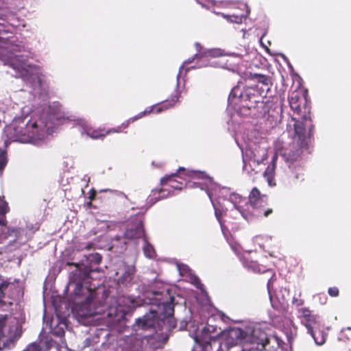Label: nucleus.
Wrapping results in <instances>:
<instances>
[{
	"mask_svg": "<svg viewBox=\"0 0 351 351\" xmlns=\"http://www.w3.org/2000/svg\"><path fill=\"white\" fill-rule=\"evenodd\" d=\"M122 132L121 127H117L106 130L104 128L95 129L92 127H86L84 128V133L91 138L99 139L103 138L106 135L111 133H120Z\"/></svg>",
	"mask_w": 351,
	"mask_h": 351,
	"instance_id": "nucleus-11",
	"label": "nucleus"
},
{
	"mask_svg": "<svg viewBox=\"0 0 351 351\" xmlns=\"http://www.w3.org/2000/svg\"><path fill=\"white\" fill-rule=\"evenodd\" d=\"M293 128L294 142L282 154L285 161L291 164L299 160L302 158L304 150L308 149L311 143L314 126L311 125V128L306 132L304 123L302 121H296L293 124Z\"/></svg>",
	"mask_w": 351,
	"mask_h": 351,
	"instance_id": "nucleus-3",
	"label": "nucleus"
},
{
	"mask_svg": "<svg viewBox=\"0 0 351 351\" xmlns=\"http://www.w3.org/2000/svg\"><path fill=\"white\" fill-rule=\"evenodd\" d=\"M91 205H92V201H90V200L86 203V206L88 208H90L91 206Z\"/></svg>",
	"mask_w": 351,
	"mask_h": 351,
	"instance_id": "nucleus-43",
	"label": "nucleus"
},
{
	"mask_svg": "<svg viewBox=\"0 0 351 351\" xmlns=\"http://www.w3.org/2000/svg\"><path fill=\"white\" fill-rule=\"evenodd\" d=\"M154 109H155V106H152V107L147 108L144 111L139 112L136 116H134L132 118H130L128 120L123 122L119 127H121V130L123 131L124 129L127 128L131 123H133L135 121H136L139 119H141L146 115L151 114L154 110Z\"/></svg>",
	"mask_w": 351,
	"mask_h": 351,
	"instance_id": "nucleus-17",
	"label": "nucleus"
},
{
	"mask_svg": "<svg viewBox=\"0 0 351 351\" xmlns=\"http://www.w3.org/2000/svg\"><path fill=\"white\" fill-rule=\"evenodd\" d=\"M130 302L131 304L133 303V300H131L129 297H122L121 298L119 299V304H121V302Z\"/></svg>",
	"mask_w": 351,
	"mask_h": 351,
	"instance_id": "nucleus-34",
	"label": "nucleus"
},
{
	"mask_svg": "<svg viewBox=\"0 0 351 351\" xmlns=\"http://www.w3.org/2000/svg\"><path fill=\"white\" fill-rule=\"evenodd\" d=\"M193 184L197 186H199L201 189H203L202 184L199 182H194Z\"/></svg>",
	"mask_w": 351,
	"mask_h": 351,
	"instance_id": "nucleus-39",
	"label": "nucleus"
},
{
	"mask_svg": "<svg viewBox=\"0 0 351 351\" xmlns=\"http://www.w3.org/2000/svg\"><path fill=\"white\" fill-rule=\"evenodd\" d=\"M37 126L36 122L32 123H25L24 121L16 122L10 128L9 133L13 141L25 142L30 136V134H34V131H29V128L34 129Z\"/></svg>",
	"mask_w": 351,
	"mask_h": 351,
	"instance_id": "nucleus-7",
	"label": "nucleus"
},
{
	"mask_svg": "<svg viewBox=\"0 0 351 351\" xmlns=\"http://www.w3.org/2000/svg\"><path fill=\"white\" fill-rule=\"evenodd\" d=\"M293 305L295 306H300L304 304V300L301 298V293H299L298 297H293L292 300Z\"/></svg>",
	"mask_w": 351,
	"mask_h": 351,
	"instance_id": "nucleus-27",
	"label": "nucleus"
},
{
	"mask_svg": "<svg viewBox=\"0 0 351 351\" xmlns=\"http://www.w3.org/2000/svg\"><path fill=\"white\" fill-rule=\"evenodd\" d=\"M346 329L348 330H351V327H347Z\"/></svg>",
	"mask_w": 351,
	"mask_h": 351,
	"instance_id": "nucleus-47",
	"label": "nucleus"
},
{
	"mask_svg": "<svg viewBox=\"0 0 351 351\" xmlns=\"http://www.w3.org/2000/svg\"><path fill=\"white\" fill-rule=\"evenodd\" d=\"M223 17L231 23L241 24L243 16L242 15H223Z\"/></svg>",
	"mask_w": 351,
	"mask_h": 351,
	"instance_id": "nucleus-24",
	"label": "nucleus"
},
{
	"mask_svg": "<svg viewBox=\"0 0 351 351\" xmlns=\"http://www.w3.org/2000/svg\"><path fill=\"white\" fill-rule=\"evenodd\" d=\"M145 245L143 247L144 255L149 258H154L156 256V252L154 247L148 243L147 237H144Z\"/></svg>",
	"mask_w": 351,
	"mask_h": 351,
	"instance_id": "nucleus-21",
	"label": "nucleus"
},
{
	"mask_svg": "<svg viewBox=\"0 0 351 351\" xmlns=\"http://www.w3.org/2000/svg\"><path fill=\"white\" fill-rule=\"evenodd\" d=\"M276 156H274L271 164L268 165L263 173V176H275Z\"/></svg>",
	"mask_w": 351,
	"mask_h": 351,
	"instance_id": "nucleus-23",
	"label": "nucleus"
},
{
	"mask_svg": "<svg viewBox=\"0 0 351 351\" xmlns=\"http://www.w3.org/2000/svg\"><path fill=\"white\" fill-rule=\"evenodd\" d=\"M145 230L143 228V215H136L130 219L126 230L124 233V238L127 239H137L143 237L144 239Z\"/></svg>",
	"mask_w": 351,
	"mask_h": 351,
	"instance_id": "nucleus-8",
	"label": "nucleus"
},
{
	"mask_svg": "<svg viewBox=\"0 0 351 351\" xmlns=\"http://www.w3.org/2000/svg\"><path fill=\"white\" fill-rule=\"evenodd\" d=\"M273 212L271 208H267L263 212V215L265 217H268Z\"/></svg>",
	"mask_w": 351,
	"mask_h": 351,
	"instance_id": "nucleus-37",
	"label": "nucleus"
},
{
	"mask_svg": "<svg viewBox=\"0 0 351 351\" xmlns=\"http://www.w3.org/2000/svg\"><path fill=\"white\" fill-rule=\"evenodd\" d=\"M5 317L1 316L0 317V339L3 336V328L5 325Z\"/></svg>",
	"mask_w": 351,
	"mask_h": 351,
	"instance_id": "nucleus-31",
	"label": "nucleus"
},
{
	"mask_svg": "<svg viewBox=\"0 0 351 351\" xmlns=\"http://www.w3.org/2000/svg\"><path fill=\"white\" fill-rule=\"evenodd\" d=\"M184 172V175L191 178L193 180H204L205 181H210V178L202 171H189L185 169L184 167H180L177 172L171 173L170 175H166L160 179V184L162 186V189L158 192V195L161 193H164L165 192H167V195L162 194L161 195L162 197H165L171 194V189L181 191L184 184L182 182H180L176 180V177H178V173L181 172ZM159 197H156L157 200L160 199Z\"/></svg>",
	"mask_w": 351,
	"mask_h": 351,
	"instance_id": "nucleus-4",
	"label": "nucleus"
},
{
	"mask_svg": "<svg viewBox=\"0 0 351 351\" xmlns=\"http://www.w3.org/2000/svg\"><path fill=\"white\" fill-rule=\"evenodd\" d=\"M96 196V191L95 189H91L89 192V197H88V199L90 200V201H93L95 197Z\"/></svg>",
	"mask_w": 351,
	"mask_h": 351,
	"instance_id": "nucleus-35",
	"label": "nucleus"
},
{
	"mask_svg": "<svg viewBox=\"0 0 351 351\" xmlns=\"http://www.w3.org/2000/svg\"><path fill=\"white\" fill-rule=\"evenodd\" d=\"M195 283L196 284L197 287L199 288V287L198 286V284H201L199 279L197 277H195Z\"/></svg>",
	"mask_w": 351,
	"mask_h": 351,
	"instance_id": "nucleus-40",
	"label": "nucleus"
},
{
	"mask_svg": "<svg viewBox=\"0 0 351 351\" xmlns=\"http://www.w3.org/2000/svg\"><path fill=\"white\" fill-rule=\"evenodd\" d=\"M248 199L252 207L260 208L265 203L267 195H261L260 191L256 187H254L249 195Z\"/></svg>",
	"mask_w": 351,
	"mask_h": 351,
	"instance_id": "nucleus-12",
	"label": "nucleus"
},
{
	"mask_svg": "<svg viewBox=\"0 0 351 351\" xmlns=\"http://www.w3.org/2000/svg\"><path fill=\"white\" fill-rule=\"evenodd\" d=\"M5 64L8 65L16 71H19L23 69L25 66L24 62L21 59V57L17 55L10 54L5 60Z\"/></svg>",
	"mask_w": 351,
	"mask_h": 351,
	"instance_id": "nucleus-14",
	"label": "nucleus"
},
{
	"mask_svg": "<svg viewBox=\"0 0 351 351\" xmlns=\"http://www.w3.org/2000/svg\"><path fill=\"white\" fill-rule=\"evenodd\" d=\"M10 285V282L4 280L3 278L0 276V302H3V299L5 297V291L8 289Z\"/></svg>",
	"mask_w": 351,
	"mask_h": 351,
	"instance_id": "nucleus-22",
	"label": "nucleus"
},
{
	"mask_svg": "<svg viewBox=\"0 0 351 351\" xmlns=\"http://www.w3.org/2000/svg\"><path fill=\"white\" fill-rule=\"evenodd\" d=\"M302 314V322L306 328L307 331L312 330L313 328H317L322 326L319 317L312 313L311 311L307 308H302L300 310Z\"/></svg>",
	"mask_w": 351,
	"mask_h": 351,
	"instance_id": "nucleus-10",
	"label": "nucleus"
},
{
	"mask_svg": "<svg viewBox=\"0 0 351 351\" xmlns=\"http://www.w3.org/2000/svg\"><path fill=\"white\" fill-rule=\"evenodd\" d=\"M235 207H236V208H237L238 210H239V211H240V207H239V206H235Z\"/></svg>",
	"mask_w": 351,
	"mask_h": 351,
	"instance_id": "nucleus-46",
	"label": "nucleus"
},
{
	"mask_svg": "<svg viewBox=\"0 0 351 351\" xmlns=\"http://www.w3.org/2000/svg\"><path fill=\"white\" fill-rule=\"evenodd\" d=\"M239 91V88H234L232 90L230 97H236L237 96V93Z\"/></svg>",
	"mask_w": 351,
	"mask_h": 351,
	"instance_id": "nucleus-36",
	"label": "nucleus"
},
{
	"mask_svg": "<svg viewBox=\"0 0 351 351\" xmlns=\"http://www.w3.org/2000/svg\"><path fill=\"white\" fill-rule=\"evenodd\" d=\"M24 351H41L40 346L36 343L29 344Z\"/></svg>",
	"mask_w": 351,
	"mask_h": 351,
	"instance_id": "nucleus-29",
	"label": "nucleus"
},
{
	"mask_svg": "<svg viewBox=\"0 0 351 351\" xmlns=\"http://www.w3.org/2000/svg\"><path fill=\"white\" fill-rule=\"evenodd\" d=\"M167 294L169 295V290L167 291Z\"/></svg>",
	"mask_w": 351,
	"mask_h": 351,
	"instance_id": "nucleus-48",
	"label": "nucleus"
},
{
	"mask_svg": "<svg viewBox=\"0 0 351 351\" xmlns=\"http://www.w3.org/2000/svg\"><path fill=\"white\" fill-rule=\"evenodd\" d=\"M308 332L313 338L317 345L322 346L326 342L327 335L321 329V326H318L317 328H313L312 330H308Z\"/></svg>",
	"mask_w": 351,
	"mask_h": 351,
	"instance_id": "nucleus-16",
	"label": "nucleus"
},
{
	"mask_svg": "<svg viewBox=\"0 0 351 351\" xmlns=\"http://www.w3.org/2000/svg\"><path fill=\"white\" fill-rule=\"evenodd\" d=\"M102 257L98 253L93 254L90 256L89 260L91 263H94L95 264H99L101 261Z\"/></svg>",
	"mask_w": 351,
	"mask_h": 351,
	"instance_id": "nucleus-26",
	"label": "nucleus"
},
{
	"mask_svg": "<svg viewBox=\"0 0 351 351\" xmlns=\"http://www.w3.org/2000/svg\"><path fill=\"white\" fill-rule=\"evenodd\" d=\"M174 300V297L170 295L169 300L162 302V311L161 312V314L163 315L164 318L173 316Z\"/></svg>",
	"mask_w": 351,
	"mask_h": 351,
	"instance_id": "nucleus-15",
	"label": "nucleus"
},
{
	"mask_svg": "<svg viewBox=\"0 0 351 351\" xmlns=\"http://www.w3.org/2000/svg\"><path fill=\"white\" fill-rule=\"evenodd\" d=\"M250 75L252 80L265 86L267 91L270 89V86L272 83L269 76L258 73H254Z\"/></svg>",
	"mask_w": 351,
	"mask_h": 351,
	"instance_id": "nucleus-19",
	"label": "nucleus"
},
{
	"mask_svg": "<svg viewBox=\"0 0 351 351\" xmlns=\"http://www.w3.org/2000/svg\"><path fill=\"white\" fill-rule=\"evenodd\" d=\"M239 99L241 102H245L244 107L249 110L263 106V101H261V97L257 94V91L250 87L244 88L239 95Z\"/></svg>",
	"mask_w": 351,
	"mask_h": 351,
	"instance_id": "nucleus-9",
	"label": "nucleus"
},
{
	"mask_svg": "<svg viewBox=\"0 0 351 351\" xmlns=\"http://www.w3.org/2000/svg\"><path fill=\"white\" fill-rule=\"evenodd\" d=\"M196 46H197V47H199V44L196 43Z\"/></svg>",
	"mask_w": 351,
	"mask_h": 351,
	"instance_id": "nucleus-49",
	"label": "nucleus"
},
{
	"mask_svg": "<svg viewBox=\"0 0 351 351\" xmlns=\"http://www.w3.org/2000/svg\"><path fill=\"white\" fill-rule=\"evenodd\" d=\"M91 245H92V244H91V243H88V244L86 245V249H90V248L91 247Z\"/></svg>",
	"mask_w": 351,
	"mask_h": 351,
	"instance_id": "nucleus-44",
	"label": "nucleus"
},
{
	"mask_svg": "<svg viewBox=\"0 0 351 351\" xmlns=\"http://www.w3.org/2000/svg\"><path fill=\"white\" fill-rule=\"evenodd\" d=\"M156 317V313L155 312H151L149 314L145 315L142 318L136 320L137 326L143 330L155 328Z\"/></svg>",
	"mask_w": 351,
	"mask_h": 351,
	"instance_id": "nucleus-13",
	"label": "nucleus"
},
{
	"mask_svg": "<svg viewBox=\"0 0 351 351\" xmlns=\"http://www.w3.org/2000/svg\"><path fill=\"white\" fill-rule=\"evenodd\" d=\"M289 103L291 109L299 116L298 119L292 118L295 122L296 121H302L304 123L305 128L306 127L311 128L312 121L310 117V110L306 106V99L302 97L300 92L298 90L293 91L289 97Z\"/></svg>",
	"mask_w": 351,
	"mask_h": 351,
	"instance_id": "nucleus-6",
	"label": "nucleus"
},
{
	"mask_svg": "<svg viewBox=\"0 0 351 351\" xmlns=\"http://www.w3.org/2000/svg\"><path fill=\"white\" fill-rule=\"evenodd\" d=\"M220 339L223 350L241 344L243 348L242 351H262L269 343L267 335L261 328H254L249 334L240 328H231L223 332Z\"/></svg>",
	"mask_w": 351,
	"mask_h": 351,
	"instance_id": "nucleus-1",
	"label": "nucleus"
},
{
	"mask_svg": "<svg viewBox=\"0 0 351 351\" xmlns=\"http://www.w3.org/2000/svg\"><path fill=\"white\" fill-rule=\"evenodd\" d=\"M215 217L220 223L221 226L223 227V222H222V216H223V211L219 208H215Z\"/></svg>",
	"mask_w": 351,
	"mask_h": 351,
	"instance_id": "nucleus-28",
	"label": "nucleus"
},
{
	"mask_svg": "<svg viewBox=\"0 0 351 351\" xmlns=\"http://www.w3.org/2000/svg\"><path fill=\"white\" fill-rule=\"evenodd\" d=\"M67 265L75 267V270L73 272V282H71V285L75 284L73 291L75 296L79 298L84 297L85 299L82 302L80 308L82 309H86L87 312L83 313L82 315L90 316L100 313V311L92 308V301L95 295V289L84 285L90 278V271H88L86 268L82 269L80 265L77 263L68 262Z\"/></svg>",
	"mask_w": 351,
	"mask_h": 351,
	"instance_id": "nucleus-2",
	"label": "nucleus"
},
{
	"mask_svg": "<svg viewBox=\"0 0 351 351\" xmlns=\"http://www.w3.org/2000/svg\"><path fill=\"white\" fill-rule=\"evenodd\" d=\"M178 99L179 94L176 92L175 95L171 96L170 99H167L162 101L160 104V106L156 108V112L158 113L173 106L178 102Z\"/></svg>",
	"mask_w": 351,
	"mask_h": 351,
	"instance_id": "nucleus-20",
	"label": "nucleus"
},
{
	"mask_svg": "<svg viewBox=\"0 0 351 351\" xmlns=\"http://www.w3.org/2000/svg\"><path fill=\"white\" fill-rule=\"evenodd\" d=\"M9 211V207L6 202H3L0 206V214L2 215H5Z\"/></svg>",
	"mask_w": 351,
	"mask_h": 351,
	"instance_id": "nucleus-32",
	"label": "nucleus"
},
{
	"mask_svg": "<svg viewBox=\"0 0 351 351\" xmlns=\"http://www.w3.org/2000/svg\"><path fill=\"white\" fill-rule=\"evenodd\" d=\"M328 293L331 297H337L339 295V291L337 287H332L328 288Z\"/></svg>",
	"mask_w": 351,
	"mask_h": 351,
	"instance_id": "nucleus-30",
	"label": "nucleus"
},
{
	"mask_svg": "<svg viewBox=\"0 0 351 351\" xmlns=\"http://www.w3.org/2000/svg\"><path fill=\"white\" fill-rule=\"evenodd\" d=\"M135 269L133 267H128L123 274L118 279V282L123 285L130 284L134 278Z\"/></svg>",
	"mask_w": 351,
	"mask_h": 351,
	"instance_id": "nucleus-18",
	"label": "nucleus"
},
{
	"mask_svg": "<svg viewBox=\"0 0 351 351\" xmlns=\"http://www.w3.org/2000/svg\"><path fill=\"white\" fill-rule=\"evenodd\" d=\"M258 267L255 263H252L250 267L253 269V270L256 271V267Z\"/></svg>",
	"mask_w": 351,
	"mask_h": 351,
	"instance_id": "nucleus-41",
	"label": "nucleus"
},
{
	"mask_svg": "<svg viewBox=\"0 0 351 351\" xmlns=\"http://www.w3.org/2000/svg\"><path fill=\"white\" fill-rule=\"evenodd\" d=\"M162 322L164 324H165L167 322L169 330H171L175 328L176 327V325H177L176 322L173 316L164 318L162 319Z\"/></svg>",
	"mask_w": 351,
	"mask_h": 351,
	"instance_id": "nucleus-25",
	"label": "nucleus"
},
{
	"mask_svg": "<svg viewBox=\"0 0 351 351\" xmlns=\"http://www.w3.org/2000/svg\"><path fill=\"white\" fill-rule=\"evenodd\" d=\"M120 239H121V237L117 236V237H114V239L117 240V241H119Z\"/></svg>",
	"mask_w": 351,
	"mask_h": 351,
	"instance_id": "nucleus-45",
	"label": "nucleus"
},
{
	"mask_svg": "<svg viewBox=\"0 0 351 351\" xmlns=\"http://www.w3.org/2000/svg\"><path fill=\"white\" fill-rule=\"evenodd\" d=\"M220 334L221 332L217 331L216 326L207 324L195 335V341L202 351H223Z\"/></svg>",
	"mask_w": 351,
	"mask_h": 351,
	"instance_id": "nucleus-5",
	"label": "nucleus"
},
{
	"mask_svg": "<svg viewBox=\"0 0 351 351\" xmlns=\"http://www.w3.org/2000/svg\"><path fill=\"white\" fill-rule=\"evenodd\" d=\"M264 178L267 180L268 184L270 186H276V182L274 180V176H263Z\"/></svg>",
	"mask_w": 351,
	"mask_h": 351,
	"instance_id": "nucleus-33",
	"label": "nucleus"
},
{
	"mask_svg": "<svg viewBox=\"0 0 351 351\" xmlns=\"http://www.w3.org/2000/svg\"><path fill=\"white\" fill-rule=\"evenodd\" d=\"M5 167V164L3 162H0V171H1Z\"/></svg>",
	"mask_w": 351,
	"mask_h": 351,
	"instance_id": "nucleus-42",
	"label": "nucleus"
},
{
	"mask_svg": "<svg viewBox=\"0 0 351 351\" xmlns=\"http://www.w3.org/2000/svg\"><path fill=\"white\" fill-rule=\"evenodd\" d=\"M6 223H7V221L5 218L0 219V225L5 226Z\"/></svg>",
	"mask_w": 351,
	"mask_h": 351,
	"instance_id": "nucleus-38",
	"label": "nucleus"
}]
</instances>
